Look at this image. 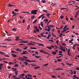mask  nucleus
Returning a JSON list of instances; mask_svg holds the SVG:
<instances>
[{"instance_id": "f257e3e1", "label": "nucleus", "mask_w": 79, "mask_h": 79, "mask_svg": "<svg viewBox=\"0 0 79 79\" xmlns=\"http://www.w3.org/2000/svg\"><path fill=\"white\" fill-rule=\"evenodd\" d=\"M38 11V10H32L31 11V14H34L35 15H37V13L36 12H37Z\"/></svg>"}, {"instance_id": "f03ea898", "label": "nucleus", "mask_w": 79, "mask_h": 79, "mask_svg": "<svg viewBox=\"0 0 79 79\" xmlns=\"http://www.w3.org/2000/svg\"><path fill=\"white\" fill-rule=\"evenodd\" d=\"M20 53L22 55H23V54H29V53L27 52L26 51H23V52H21Z\"/></svg>"}, {"instance_id": "7ed1b4c3", "label": "nucleus", "mask_w": 79, "mask_h": 79, "mask_svg": "<svg viewBox=\"0 0 79 79\" xmlns=\"http://www.w3.org/2000/svg\"><path fill=\"white\" fill-rule=\"evenodd\" d=\"M24 60H25V61H27V62H29V60L26 59H24V58H22V61H24Z\"/></svg>"}, {"instance_id": "20e7f679", "label": "nucleus", "mask_w": 79, "mask_h": 79, "mask_svg": "<svg viewBox=\"0 0 79 79\" xmlns=\"http://www.w3.org/2000/svg\"><path fill=\"white\" fill-rule=\"evenodd\" d=\"M3 64H0V70H2V68H3Z\"/></svg>"}, {"instance_id": "39448f33", "label": "nucleus", "mask_w": 79, "mask_h": 79, "mask_svg": "<svg viewBox=\"0 0 79 79\" xmlns=\"http://www.w3.org/2000/svg\"><path fill=\"white\" fill-rule=\"evenodd\" d=\"M28 62L29 63L33 62H36V60H29Z\"/></svg>"}, {"instance_id": "423d86ee", "label": "nucleus", "mask_w": 79, "mask_h": 79, "mask_svg": "<svg viewBox=\"0 0 79 79\" xmlns=\"http://www.w3.org/2000/svg\"><path fill=\"white\" fill-rule=\"evenodd\" d=\"M28 42L27 41H23V40L22 41H21L20 42V43H25L26 44H27Z\"/></svg>"}, {"instance_id": "0eeeda50", "label": "nucleus", "mask_w": 79, "mask_h": 79, "mask_svg": "<svg viewBox=\"0 0 79 79\" xmlns=\"http://www.w3.org/2000/svg\"><path fill=\"white\" fill-rule=\"evenodd\" d=\"M13 77H14V78H15V79H20V78L18 77H16V75H13L12 76Z\"/></svg>"}, {"instance_id": "6e6552de", "label": "nucleus", "mask_w": 79, "mask_h": 79, "mask_svg": "<svg viewBox=\"0 0 79 79\" xmlns=\"http://www.w3.org/2000/svg\"><path fill=\"white\" fill-rule=\"evenodd\" d=\"M56 70H57V71H60V70H63L62 69L60 68H57V69H55Z\"/></svg>"}, {"instance_id": "1a4fd4ad", "label": "nucleus", "mask_w": 79, "mask_h": 79, "mask_svg": "<svg viewBox=\"0 0 79 79\" xmlns=\"http://www.w3.org/2000/svg\"><path fill=\"white\" fill-rule=\"evenodd\" d=\"M46 48H48V49H49V50H52V47L49 46H48L47 47H46Z\"/></svg>"}, {"instance_id": "9d476101", "label": "nucleus", "mask_w": 79, "mask_h": 79, "mask_svg": "<svg viewBox=\"0 0 79 79\" xmlns=\"http://www.w3.org/2000/svg\"><path fill=\"white\" fill-rule=\"evenodd\" d=\"M11 55H12V56H13V57H17V56H16V55H15V54H11Z\"/></svg>"}, {"instance_id": "9b49d317", "label": "nucleus", "mask_w": 79, "mask_h": 79, "mask_svg": "<svg viewBox=\"0 0 79 79\" xmlns=\"http://www.w3.org/2000/svg\"><path fill=\"white\" fill-rule=\"evenodd\" d=\"M12 69H13V71H16V70H17V69L16 68H12Z\"/></svg>"}, {"instance_id": "f8f14e48", "label": "nucleus", "mask_w": 79, "mask_h": 79, "mask_svg": "<svg viewBox=\"0 0 79 79\" xmlns=\"http://www.w3.org/2000/svg\"><path fill=\"white\" fill-rule=\"evenodd\" d=\"M38 45H39V46H44V44H42L38 43Z\"/></svg>"}, {"instance_id": "ddd939ff", "label": "nucleus", "mask_w": 79, "mask_h": 79, "mask_svg": "<svg viewBox=\"0 0 79 79\" xmlns=\"http://www.w3.org/2000/svg\"><path fill=\"white\" fill-rule=\"evenodd\" d=\"M40 52L41 53H44V52H44L45 51H44V50L43 49H42V50H40Z\"/></svg>"}, {"instance_id": "4468645a", "label": "nucleus", "mask_w": 79, "mask_h": 79, "mask_svg": "<svg viewBox=\"0 0 79 79\" xmlns=\"http://www.w3.org/2000/svg\"><path fill=\"white\" fill-rule=\"evenodd\" d=\"M27 76H28V78H29V77H32V76L31 75H30L27 74Z\"/></svg>"}, {"instance_id": "2eb2a0df", "label": "nucleus", "mask_w": 79, "mask_h": 79, "mask_svg": "<svg viewBox=\"0 0 79 79\" xmlns=\"http://www.w3.org/2000/svg\"><path fill=\"white\" fill-rule=\"evenodd\" d=\"M40 24H41V26H42V27H43L44 26V23H43V22H40Z\"/></svg>"}, {"instance_id": "dca6fc26", "label": "nucleus", "mask_w": 79, "mask_h": 79, "mask_svg": "<svg viewBox=\"0 0 79 79\" xmlns=\"http://www.w3.org/2000/svg\"><path fill=\"white\" fill-rule=\"evenodd\" d=\"M15 37H16V39H15V40L17 41H18V40L19 39V36H16Z\"/></svg>"}, {"instance_id": "f3484780", "label": "nucleus", "mask_w": 79, "mask_h": 79, "mask_svg": "<svg viewBox=\"0 0 79 79\" xmlns=\"http://www.w3.org/2000/svg\"><path fill=\"white\" fill-rule=\"evenodd\" d=\"M60 50H62V51H63V52H66V49H64L63 48H61L60 49Z\"/></svg>"}, {"instance_id": "a211bd4d", "label": "nucleus", "mask_w": 79, "mask_h": 79, "mask_svg": "<svg viewBox=\"0 0 79 79\" xmlns=\"http://www.w3.org/2000/svg\"><path fill=\"white\" fill-rule=\"evenodd\" d=\"M30 48L31 49H33L34 50H35V49H37V48H35V47H33V48L31 47V48Z\"/></svg>"}, {"instance_id": "6ab92c4d", "label": "nucleus", "mask_w": 79, "mask_h": 79, "mask_svg": "<svg viewBox=\"0 0 79 79\" xmlns=\"http://www.w3.org/2000/svg\"><path fill=\"white\" fill-rule=\"evenodd\" d=\"M15 64V65H14L15 67H18V66H19L18 64Z\"/></svg>"}, {"instance_id": "aec40b11", "label": "nucleus", "mask_w": 79, "mask_h": 79, "mask_svg": "<svg viewBox=\"0 0 79 79\" xmlns=\"http://www.w3.org/2000/svg\"><path fill=\"white\" fill-rule=\"evenodd\" d=\"M51 36H52V35H48V37L47 38V39H49V38H50V37Z\"/></svg>"}, {"instance_id": "412c9836", "label": "nucleus", "mask_w": 79, "mask_h": 79, "mask_svg": "<svg viewBox=\"0 0 79 79\" xmlns=\"http://www.w3.org/2000/svg\"><path fill=\"white\" fill-rule=\"evenodd\" d=\"M40 68V66H36V67H35L34 69H38V68Z\"/></svg>"}, {"instance_id": "4be33fe9", "label": "nucleus", "mask_w": 79, "mask_h": 79, "mask_svg": "<svg viewBox=\"0 0 79 79\" xmlns=\"http://www.w3.org/2000/svg\"><path fill=\"white\" fill-rule=\"evenodd\" d=\"M68 27V26L67 25L65 26L63 28V30L65 29H66V27Z\"/></svg>"}, {"instance_id": "5701e85b", "label": "nucleus", "mask_w": 79, "mask_h": 79, "mask_svg": "<svg viewBox=\"0 0 79 79\" xmlns=\"http://www.w3.org/2000/svg\"><path fill=\"white\" fill-rule=\"evenodd\" d=\"M62 45H63V46L64 47L65 45H66V44L64 43L62 44Z\"/></svg>"}, {"instance_id": "b1692460", "label": "nucleus", "mask_w": 79, "mask_h": 79, "mask_svg": "<svg viewBox=\"0 0 79 79\" xmlns=\"http://www.w3.org/2000/svg\"><path fill=\"white\" fill-rule=\"evenodd\" d=\"M52 54H53V55H56V52L54 51L52 52Z\"/></svg>"}, {"instance_id": "393cba45", "label": "nucleus", "mask_w": 79, "mask_h": 79, "mask_svg": "<svg viewBox=\"0 0 79 79\" xmlns=\"http://www.w3.org/2000/svg\"><path fill=\"white\" fill-rule=\"evenodd\" d=\"M37 19H36L33 22V24H34L35 23H36V22H37Z\"/></svg>"}, {"instance_id": "a878e982", "label": "nucleus", "mask_w": 79, "mask_h": 79, "mask_svg": "<svg viewBox=\"0 0 79 79\" xmlns=\"http://www.w3.org/2000/svg\"><path fill=\"white\" fill-rule=\"evenodd\" d=\"M24 63H25V64H26V66H27V65L28 64V63H27V62L26 61L24 62Z\"/></svg>"}, {"instance_id": "bb28decb", "label": "nucleus", "mask_w": 79, "mask_h": 79, "mask_svg": "<svg viewBox=\"0 0 79 79\" xmlns=\"http://www.w3.org/2000/svg\"><path fill=\"white\" fill-rule=\"evenodd\" d=\"M1 55H5V53L4 52H1Z\"/></svg>"}, {"instance_id": "cd10ccee", "label": "nucleus", "mask_w": 79, "mask_h": 79, "mask_svg": "<svg viewBox=\"0 0 79 79\" xmlns=\"http://www.w3.org/2000/svg\"><path fill=\"white\" fill-rule=\"evenodd\" d=\"M14 11H17V12H18V11H19V10L16 9H15L14 10Z\"/></svg>"}, {"instance_id": "c85d7f7f", "label": "nucleus", "mask_w": 79, "mask_h": 79, "mask_svg": "<svg viewBox=\"0 0 79 79\" xmlns=\"http://www.w3.org/2000/svg\"><path fill=\"white\" fill-rule=\"evenodd\" d=\"M15 72L16 76H17L18 75V71H15Z\"/></svg>"}, {"instance_id": "c756f323", "label": "nucleus", "mask_w": 79, "mask_h": 79, "mask_svg": "<svg viewBox=\"0 0 79 79\" xmlns=\"http://www.w3.org/2000/svg\"><path fill=\"white\" fill-rule=\"evenodd\" d=\"M43 11L45 13H47V10H43Z\"/></svg>"}, {"instance_id": "7c9ffc66", "label": "nucleus", "mask_w": 79, "mask_h": 79, "mask_svg": "<svg viewBox=\"0 0 79 79\" xmlns=\"http://www.w3.org/2000/svg\"><path fill=\"white\" fill-rule=\"evenodd\" d=\"M49 27H55V26H53V25H49Z\"/></svg>"}, {"instance_id": "2f4dec72", "label": "nucleus", "mask_w": 79, "mask_h": 79, "mask_svg": "<svg viewBox=\"0 0 79 79\" xmlns=\"http://www.w3.org/2000/svg\"><path fill=\"white\" fill-rule=\"evenodd\" d=\"M8 6H10V7H11V6H12V5H11V4L10 3H9Z\"/></svg>"}, {"instance_id": "473e14b6", "label": "nucleus", "mask_w": 79, "mask_h": 79, "mask_svg": "<svg viewBox=\"0 0 79 79\" xmlns=\"http://www.w3.org/2000/svg\"><path fill=\"white\" fill-rule=\"evenodd\" d=\"M17 30V29H16V28H14L12 29V31H16Z\"/></svg>"}, {"instance_id": "72a5a7b5", "label": "nucleus", "mask_w": 79, "mask_h": 79, "mask_svg": "<svg viewBox=\"0 0 79 79\" xmlns=\"http://www.w3.org/2000/svg\"><path fill=\"white\" fill-rule=\"evenodd\" d=\"M48 19H46V21H45V24H47V23L48 22Z\"/></svg>"}, {"instance_id": "f704fd0d", "label": "nucleus", "mask_w": 79, "mask_h": 79, "mask_svg": "<svg viewBox=\"0 0 79 79\" xmlns=\"http://www.w3.org/2000/svg\"><path fill=\"white\" fill-rule=\"evenodd\" d=\"M47 16H48V18H49V16H50V15H51V14L48 13H47Z\"/></svg>"}, {"instance_id": "c9c22d12", "label": "nucleus", "mask_w": 79, "mask_h": 79, "mask_svg": "<svg viewBox=\"0 0 79 79\" xmlns=\"http://www.w3.org/2000/svg\"><path fill=\"white\" fill-rule=\"evenodd\" d=\"M4 40H7L8 41H11V39H10V40H9V39H5Z\"/></svg>"}, {"instance_id": "e433bc0d", "label": "nucleus", "mask_w": 79, "mask_h": 79, "mask_svg": "<svg viewBox=\"0 0 79 79\" xmlns=\"http://www.w3.org/2000/svg\"><path fill=\"white\" fill-rule=\"evenodd\" d=\"M44 53H45V54H47V55H50L49 53H48L46 52H44Z\"/></svg>"}, {"instance_id": "4c0bfd02", "label": "nucleus", "mask_w": 79, "mask_h": 79, "mask_svg": "<svg viewBox=\"0 0 79 79\" xmlns=\"http://www.w3.org/2000/svg\"><path fill=\"white\" fill-rule=\"evenodd\" d=\"M5 56H6V57H10V56H8V54H6L4 55Z\"/></svg>"}, {"instance_id": "58836bf2", "label": "nucleus", "mask_w": 79, "mask_h": 79, "mask_svg": "<svg viewBox=\"0 0 79 79\" xmlns=\"http://www.w3.org/2000/svg\"><path fill=\"white\" fill-rule=\"evenodd\" d=\"M51 77H52V78H56V77L55 76H52Z\"/></svg>"}, {"instance_id": "ea45409f", "label": "nucleus", "mask_w": 79, "mask_h": 79, "mask_svg": "<svg viewBox=\"0 0 79 79\" xmlns=\"http://www.w3.org/2000/svg\"><path fill=\"white\" fill-rule=\"evenodd\" d=\"M70 71L71 72V74H73V71L71 70H70Z\"/></svg>"}, {"instance_id": "a19ab883", "label": "nucleus", "mask_w": 79, "mask_h": 79, "mask_svg": "<svg viewBox=\"0 0 79 79\" xmlns=\"http://www.w3.org/2000/svg\"><path fill=\"white\" fill-rule=\"evenodd\" d=\"M12 14H13V15H15V14H16V13L15 12V11H12Z\"/></svg>"}, {"instance_id": "79ce46f5", "label": "nucleus", "mask_w": 79, "mask_h": 79, "mask_svg": "<svg viewBox=\"0 0 79 79\" xmlns=\"http://www.w3.org/2000/svg\"><path fill=\"white\" fill-rule=\"evenodd\" d=\"M41 2H42V3H45L46 1H45V0H42Z\"/></svg>"}, {"instance_id": "37998d69", "label": "nucleus", "mask_w": 79, "mask_h": 79, "mask_svg": "<svg viewBox=\"0 0 79 79\" xmlns=\"http://www.w3.org/2000/svg\"><path fill=\"white\" fill-rule=\"evenodd\" d=\"M23 58L22 57H19V60H22V59Z\"/></svg>"}, {"instance_id": "c03bdc74", "label": "nucleus", "mask_w": 79, "mask_h": 79, "mask_svg": "<svg viewBox=\"0 0 79 79\" xmlns=\"http://www.w3.org/2000/svg\"><path fill=\"white\" fill-rule=\"evenodd\" d=\"M23 58H25L26 59H27V58H28V57H26L24 56H23Z\"/></svg>"}, {"instance_id": "a18cd8bd", "label": "nucleus", "mask_w": 79, "mask_h": 79, "mask_svg": "<svg viewBox=\"0 0 79 79\" xmlns=\"http://www.w3.org/2000/svg\"><path fill=\"white\" fill-rule=\"evenodd\" d=\"M30 27V25H28V27L27 28V30H29V28Z\"/></svg>"}, {"instance_id": "49530a36", "label": "nucleus", "mask_w": 79, "mask_h": 79, "mask_svg": "<svg viewBox=\"0 0 79 79\" xmlns=\"http://www.w3.org/2000/svg\"><path fill=\"white\" fill-rule=\"evenodd\" d=\"M28 45H35L34 44H32V43H30L28 44Z\"/></svg>"}, {"instance_id": "de8ad7c7", "label": "nucleus", "mask_w": 79, "mask_h": 79, "mask_svg": "<svg viewBox=\"0 0 79 79\" xmlns=\"http://www.w3.org/2000/svg\"><path fill=\"white\" fill-rule=\"evenodd\" d=\"M24 75H25V74H21L20 75V76H24Z\"/></svg>"}, {"instance_id": "09e8293b", "label": "nucleus", "mask_w": 79, "mask_h": 79, "mask_svg": "<svg viewBox=\"0 0 79 79\" xmlns=\"http://www.w3.org/2000/svg\"><path fill=\"white\" fill-rule=\"evenodd\" d=\"M34 18V15L31 17V19H32Z\"/></svg>"}, {"instance_id": "8fccbe9b", "label": "nucleus", "mask_w": 79, "mask_h": 79, "mask_svg": "<svg viewBox=\"0 0 79 79\" xmlns=\"http://www.w3.org/2000/svg\"><path fill=\"white\" fill-rule=\"evenodd\" d=\"M8 64H12V62H9L8 63Z\"/></svg>"}, {"instance_id": "3c124183", "label": "nucleus", "mask_w": 79, "mask_h": 79, "mask_svg": "<svg viewBox=\"0 0 79 79\" xmlns=\"http://www.w3.org/2000/svg\"><path fill=\"white\" fill-rule=\"evenodd\" d=\"M0 47H2L6 48V46H3L0 45Z\"/></svg>"}, {"instance_id": "603ef678", "label": "nucleus", "mask_w": 79, "mask_h": 79, "mask_svg": "<svg viewBox=\"0 0 79 79\" xmlns=\"http://www.w3.org/2000/svg\"><path fill=\"white\" fill-rule=\"evenodd\" d=\"M60 48H64V47H63V46L61 45H60Z\"/></svg>"}, {"instance_id": "864d4df0", "label": "nucleus", "mask_w": 79, "mask_h": 79, "mask_svg": "<svg viewBox=\"0 0 79 79\" xmlns=\"http://www.w3.org/2000/svg\"><path fill=\"white\" fill-rule=\"evenodd\" d=\"M34 28L35 29H37V26H34Z\"/></svg>"}, {"instance_id": "5fc2aeb1", "label": "nucleus", "mask_w": 79, "mask_h": 79, "mask_svg": "<svg viewBox=\"0 0 79 79\" xmlns=\"http://www.w3.org/2000/svg\"><path fill=\"white\" fill-rule=\"evenodd\" d=\"M44 32L41 33L40 34V35H44Z\"/></svg>"}, {"instance_id": "6e6d98bb", "label": "nucleus", "mask_w": 79, "mask_h": 79, "mask_svg": "<svg viewBox=\"0 0 79 79\" xmlns=\"http://www.w3.org/2000/svg\"><path fill=\"white\" fill-rule=\"evenodd\" d=\"M36 32H39V29H36Z\"/></svg>"}, {"instance_id": "4d7b16f0", "label": "nucleus", "mask_w": 79, "mask_h": 79, "mask_svg": "<svg viewBox=\"0 0 79 79\" xmlns=\"http://www.w3.org/2000/svg\"><path fill=\"white\" fill-rule=\"evenodd\" d=\"M65 9H67V8H62L61 9V10H65Z\"/></svg>"}, {"instance_id": "13d9d810", "label": "nucleus", "mask_w": 79, "mask_h": 79, "mask_svg": "<svg viewBox=\"0 0 79 79\" xmlns=\"http://www.w3.org/2000/svg\"><path fill=\"white\" fill-rule=\"evenodd\" d=\"M39 29H40V30H42V27H40L39 26Z\"/></svg>"}, {"instance_id": "bf43d9fd", "label": "nucleus", "mask_w": 79, "mask_h": 79, "mask_svg": "<svg viewBox=\"0 0 79 79\" xmlns=\"http://www.w3.org/2000/svg\"><path fill=\"white\" fill-rule=\"evenodd\" d=\"M76 70L79 71V68L77 67L76 68Z\"/></svg>"}, {"instance_id": "052dcab7", "label": "nucleus", "mask_w": 79, "mask_h": 79, "mask_svg": "<svg viewBox=\"0 0 79 79\" xmlns=\"http://www.w3.org/2000/svg\"><path fill=\"white\" fill-rule=\"evenodd\" d=\"M73 77H74V78H76L77 77V76H76V75H74L73 76Z\"/></svg>"}, {"instance_id": "680f3d73", "label": "nucleus", "mask_w": 79, "mask_h": 79, "mask_svg": "<svg viewBox=\"0 0 79 79\" xmlns=\"http://www.w3.org/2000/svg\"><path fill=\"white\" fill-rule=\"evenodd\" d=\"M33 32H34V33H36V30H34Z\"/></svg>"}, {"instance_id": "e2e57ef3", "label": "nucleus", "mask_w": 79, "mask_h": 79, "mask_svg": "<svg viewBox=\"0 0 79 79\" xmlns=\"http://www.w3.org/2000/svg\"><path fill=\"white\" fill-rule=\"evenodd\" d=\"M63 18H64V16H60V18H61V19H63Z\"/></svg>"}, {"instance_id": "0e129e2a", "label": "nucleus", "mask_w": 79, "mask_h": 79, "mask_svg": "<svg viewBox=\"0 0 79 79\" xmlns=\"http://www.w3.org/2000/svg\"><path fill=\"white\" fill-rule=\"evenodd\" d=\"M59 53H62V51H60L59 52Z\"/></svg>"}, {"instance_id": "69168bd1", "label": "nucleus", "mask_w": 79, "mask_h": 79, "mask_svg": "<svg viewBox=\"0 0 79 79\" xmlns=\"http://www.w3.org/2000/svg\"><path fill=\"white\" fill-rule=\"evenodd\" d=\"M48 64H44V66H47V65H48Z\"/></svg>"}, {"instance_id": "338daca9", "label": "nucleus", "mask_w": 79, "mask_h": 79, "mask_svg": "<svg viewBox=\"0 0 79 79\" xmlns=\"http://www.w3.org/2000/svg\"><path fill=\"white\" fill-rule=\"evenodd\" d=\"M76 15H78V13H79V11H77V12H76Z\"/></svg>"}, {"instance_id": "774afa93", "label": "nucleus", "mask_w": 79, "mask_h": 79, "mask_svg": "<svg viewBox=\"0 0 79 79\" xmlns=\"http://www.w3.org/2000/svg\"><path fill=\"white\" fill-rule=\"evenodd\" d=\"M19 49H17L16 50V51H19V50H19Z\"/></svg>"}]
</instances>
